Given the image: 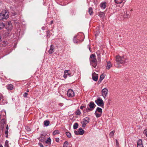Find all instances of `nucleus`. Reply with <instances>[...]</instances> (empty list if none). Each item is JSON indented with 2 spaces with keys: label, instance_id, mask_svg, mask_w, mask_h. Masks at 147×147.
<instances>
[{
  "label": "nucleus",
  "instance_id": "1",
  "mask_svg": "<svg viewBox=\"0 0 147 147\" xmlns=\"http://www.w3.org/2000/svg\"><path fill=\"white\" fill-rule=\"evenodd\" d=\"M127 59L125 58L124 56H120L119 55H117L116 57V66L117 67H121V64L123 65L125 63Z\"/></svg>",
  "mask_w": 147,
  "mask_h": 147
},
{
  "label": "nucleus",
  "instance_id": "2",
  "mask_svg": "<svg viewBox=\"0 0 147 147\" xmlns=\"http://www.w3.org/2000/svg\"><path fill=\"white\" fill-rule=\"evenodd\" d=\"M90 64L94 68L96 67L97 65V61L95 55L92 54L90 56Z\"/></svg>",
  "mask_w": 147,
  "mask_h": 147
},
{
  "label": "nucleus",
  "instance_id": "3",
  "mask_svg": "<svg viewBox=\"0 0 147 147\" xmlns=\"http://www.w3.org/2000/svg\"><path fill=\"white\" fill-rule=\"evenodd\" d=\"M9 17L8 12L5 10L0 14V20H6Z\"/></svg>",
  "mask_w": 147,
  "mask_h": 147
},
{
  "label": "nucleus",
  "instance_id": "4",
  "mask_svg": "<svg viewBox=\"0 0 147 147\" xmlns=\"http://www.w3.org/2000/svg\"><path fill=\"white\" fill-rule=\"evenodd\" d=\"M102 113V109L100 107H98L96 109L94 114L97 118H98L101 116Z\"/></svg>",
  "mask_w": 147,
  "mask_h": 147
},
{
  "label": "nucleus",
  "instance_id": "5",
  "mask_svg": "<svg viewBox=\"0 0 147 147\" xmlns=\"http://www.w3.org/2000/svg\"><path fill=\"white\" fill-rule=\"evenodd\" d=\"M95 103L99 106L102 107L104 106V103L102 99L100 97L98 98L95 101Z\"/></svg>",
  "mask_w": 147,
  "mask_h": 147
},
{
  "label": "nucleus",
  "instance_id": "6",
  "mask_svg": "<svg viewBox=\"0 0 147 147\" xmlns=\"http://www.w3.org/2000/svg\"><path fill=\"white\" fill-rule=\"evenodd\" d=\"M89 106L90 108H87L86 109L87 112L93 110L96 106V105L93 102H91L89 103Z\"/></svg>",
  "mask_w": 147,
  "mask_h": 147
},
{
  "label": "nucleus",
  "instance_id": "7",
  "mask_svg": "<svg viewBox=\"0 0 147 147\" xmlns=\"http://www.w3.org/2000/svg\"><path fill=\"white\" fill-rule=\"evenodd\" d=\"M108 90L107 88H105L102 90V95L105 99L108 94Z\"/></svg>",
  "mask_w": 147,
  "mask_h": 147
},
{
  "label": "nucleus",
  "instance_id": "8",
  "mask_svg": "<svg viewBox=\"0 0 147 147\" xmlns=\"http://www.w3.org/2000/svg\"><path fill=\"white\" fill-rule=\"evenodd\" d=\"M89 118L88 117L83 119V121L82 122V126L83 127H86V125L89 122Z\"/></svg>",
  "mask_w": 147,
  "mask_h": 147
},
{
  "label": "nucleus",
  "instance_id": "9",
  "mask_svg": "<svg viewBox=\"0 0 147 147\" xmlns=\"http://www.w3.org/2000/svg\"><path fill=\"white\" fill-rule=\"evenodd\" d=\"M67 95L69 97H72L74 96V93L71 89H69L67 91Z\"/></svg>",
  "mask_w": 147,
  "mask_h": 147
},
{
  "label": "nucleus",
  "instance_id": "10",
  "mask_svg": "<svg viewBox=\"0 0 147 147\" xmlns=\"http://www.w3.org/2000/svg\"><path fill=\"white\" fill-rule=\"evenodd\" d=\"M73 75V74H71L69 70H66L64 71V74L63 77L65 78H66L68 76H70Z\"/></svg>",
  "mask_w": 147,
  "mask_h": 147
},
{
  "label": "nucleus",
  "instance_id": "11",
  "mask_svg": "<svg viewBox=\"0 0 147 147\" xmlns=\"http://www.w3.org/2000/svg\"><path fill=\"white\" fill-rule=\"evenodd\" d=\"M12 25L11 22H8L6 25L5 28L8 31H11L12 29Z\"/></svg>",
  "mask_w": 147,
  "mask_h": 147
},
{
  "label": "nucleus",
  "instance_id": "12",
  "mask_svg": "<svg viewBox=\"0 0 147 147\" xmlns=\"http://www.w3.org/2000/svg\"><path fill=\"white\" fill-rule=\"evenodd\" d=\"M121 16H123V18H127L129 17V14L127 13V11L126 10L125 11L123 10V11L121 13Z\"/></svg>",
  "mask_w": 147,
  "mask_h": 147
},
{
  "label": "nucleus",
  "instance_id": "13",
  "mask_svg": "<svg viewBox=\"0 0 147 147\" xmlns=\"http://www.w3.org/2000/svg\"><path fill=\"white\" fill-rule=\"evenodd\" d=\"M92 79L93 80L96 81L98 78V75L96 74L95 72H94L92 74Z\"/></svg>",
  "mask_w": 147,
  "mask_h": 147
},
{
  "label": "nucleus",
  "instance_id": "14",
  "mask_svg": "<svg viewBox=\"0 0 147 147\" xmlns=\"http://www.w3.org/2000/svg\"><path fill=\"white\" fill-rule=\"evenodd\" d=\"M137 147H143L142 140L139 139L138 140L137 142Z\"/></svg>",
  "mask_w": 147,
  "mask_h": 147
},
{
  "label": "nucleus",
  "instance_id": "15",
  "mask_svg": "<svg viewBox=\"0 0 147 147\" xmlns=\"http://www.w3.org/2000/svg\"><path fill=\"white\" fill-rule=\"evenodd\" d=\"M54 46L53 45H51L50 46V49L49 51L48 52L49 54H52L54 51Z\"/></svg>",
  "mask_w": 147,
  "mask_h": 147
},
{
  "label": "nucleus",
  "instance_id": "16",
  "mask_svg": "<svg viewBox=\"0 0 147 147\" xmlns=\"http://www.w3.org/2000/svg\"><path fill=\"white\" fill-rule=\"evenodd\" d=\"M45 135H44L41 134V136L39 138V140L41 142H43L45 140Z\"/></svg>",
  "mask_w": 147,
  "mask_h": 147
},
{
  "label": "nucleus",
  "instance_id": "17",
  "mask_svg": "<svg viewBox=\"0 0 147 147\" xmlns=\"http://www.w3.org/2000/svg\"><path fill=\"white\" fill-rule=\"evenodd\" d=\"M107 4L106 2H102L100 4V7L102 9H104L106 8Z\"/></svg>",
  "mask_w": 147,
  "mask_h": 147
},
{
  "label": "nucleus",
  "instance_id": "18",
  "mask_svg": "<svg viewBox=\"0 0 147 147\" xmlns=\"http://www.w3.org/2000/svg\"><path fill=\"white\" fill-rule=\"evenodd\" d=\"M7 89L9 90H11L13 88V86L12 84H8L6 86Z\"/></svg>",
  "mask_w": 147,
  "mask_h": 147
},
{
  "label": "nucleus",
  "instance_id": "19",
  "mask_svg": "<svg viewBox=\"0 0 147 147\" xmlns=\"http://www.w3.org/2000/svg\"><path fill=\"white\" fill-rule=\"evenodd\" d=\"M78 37H77V36H74V38H73V41H74V42L75 43H77L79 42H80V40H76V39H77L78 40Z\"/></svg>",
  "mask_w": 147,
  "mask_h": 147
},
{
  "label": "nucleus",
  "instance_id": "20",
  "mask_svg": "<svg viewBox=\"0 0 147 147\" xmlns=\"http://www.w3.org/2000/svg\"><path fill=\"white\" fill-rule=\"evenodd\" d=\"M78 131H79V133H78L79 134H80V135H82L84 133V130L82 128H80Z\"/></svg>",
  "mask_w": 147,
  "mask_h": 147
},
{
  "label": "nucleus",
  "instance_id": "21",
  "mask_svg": "<svg viewBox=\"0 0 147 147\" xmlns=\"http://www.w3.org/2000/svg\"><path fill=\"white\" fill-rule=\"evenodd\" d=\"M112 66L111 63L110 62H108L107 63V65L106 68L107 69H109Z\"/></svg>",
  "mask_w": 147,
  "mask_h": 147
},
{
  "label": "nucleus",
  "instance_id": "22",
  "mask_svg": "<svg viewBox=\"0 0 147 147\" xmlns=\"http://www.w3.org/2000/svg\"><path fill=\"white\" fill-rule=\"evenodd\" d=\"M44 125L45 126H48L50 122L48 120H45L44 122Z\"/></svg>",
  "mask_w": 147,
  "mask_h": 147
},
{
  "label": "nucleus",
  "instance_id": "23",
  "mask_svg": "<svg viewBox=\"0 0 147 147\" xmlns=\"http://www.w3.org/2000/svg\"><path fill=\"white\" fill-rule=\"evenodd\" d=\"M88 12L89 13V14L90 15H91L93 14V10L91 7H90L89 9L88 10Z\"/></svg>",
  "mask_w": 147,
  "mask_h": 147
},
{
  "label": "nucleus",
  "instance_id": "24",
  "mask_svg": "<svg viewBox=\"0 0 147 147\" xmlns=\"http://www.w3.org/2000/svg\"><path fill=\"white\" fill-rule=\"evenodd\" d=\"M78 123H75L73 126V128L74 129H76L78 127Z\"/></svg>",
  "mask_w": 147,
  "mask_h": 147
},
{
  "label": "nucleus",
  "instance_id": "25",
  "mask_svg": "<svg viewBox=\"0 0 147 147\" xmlns=\"http://www.w3.org/2000/svg\"><path fill=\"white\" fill-rule=\"evenodd\" d=\"M5 26L4 24L3 23L0 22V30L3 28Z\"/></svg>",
  "mask_w": 147,
  "mask_h": 147
},
{
  "label": "nucleus",
  "instance_id": "26",
  "mask_svg": "<svg viewBox=\"0 0 147 147\" xmlns=\"http://www.w3.org/2000/svg\"><path fill=\"white\" fill-rule=\"evenodd\" d=\"M60 133L59 131L58 130H56L53 133V135H55L57 134H59Z\"/></svg>",
  "mask_w": 147,
  "mask_h": 147
},
{
  "label": "nucleus",
  "instance_id": "27",
  "mask_svg": "<svg viewBox=\"0 0 147 147\" xmlns=\"http://www.w3.org/2000/svg\"><path fill=\"white\" fill-rule=\"evenodd\" d=\"M51 142V139L50 138H49L47 140L45 141V142L47 144H50Z\"/></svg>",
  "mask_w": 147,
  "mask_h": 147
},
{
  "label": "nucleus",
  "instance_id": "28",
  "mask_svg": "<svg viewBox=\"0 0 147 147\" xmlns=\"http://www.w3.org/2000/svg\"><path fill=\"white\" fill-rule=\"evenodd\" d=\"M115 3H121L123 1V0H114Z\"/></svg>",
  "mask_w": 147,
  "mask_h": 147
},
{
  "label": "nucleus",
  "instance_id": "29",
  "mask_svg": "<svg viewBox=\"0 0 147 147\" xmlns=\"http://www.w3.org/2000/svg\"><path fill=\"white\" fill-rule=\"evenodd\" d=\"M66 134L67 136L69 138H70L71 137V135L70 133L67 132L66 133Z\"/></svg>",
  "mask_w": 147,
  "mask_h": 147
},
{
  "label": "nucleus",
  "instance_id": "30",
  "mask_svg": "<svg viewBox=\"0 0 147 147\" xmlns=\"http://www.w3.org/2000/svg\"><path fill=\"white\" fill-rule=\"evenodd\" d=\"M98 56V61H101V55L100 54H97Z\"/></svg>",
  "mask_w": 147,
  "mask_h": 147
},
{
  "label": "nucleus",
  "instance_id": "31",
  "mask_svg": "<svg viewBox=\"0 0 147 147\" xmlns=\"http://www.w3.org/2000/svg\"><path fill=\"white\" fill-rule=\"evenodd\" d=\"M99 15L100 17L103 18L104 16V13L103 12H100L99 13Z\"/></svg>",
  "mask_w": 147,
  "mask_h": 147
},
{
  "label": "nucleus",
  "instance_id": "32",
  "mask_svg": "<svg viewBox=\"0 0 147 147\" xmlns=\"http://www.w3.org/2000/svg\"><path fill=\"white\" fill-rule=\"evenodd\" d=\"M115 133V131H113L111 132L109 134V136H113L114 134Z\"/></svg>",
  "mask_w": 147,
  "mask_h": 147
},
{
  "label": "nucleus",
  "instance_id": "33",
  "mask_svg": "<svg viewBox=\"0 0 147 147\" xmlns=\"http://www.w3.org/2000/svg\"><path fill=\"white\" fill-rule=\"evenodd\" d=\"M104 76L103 75H102L100 76V78L99 79V81H100V82H101L104 78Z\"/></svg>",
  "mask_w": 147,
  "mask_h": 147
},
{
  "label": "nucleus",
  "instance_id": "34",
  "mask_svg": "<svg viewBox=\"0 0 147 147\" xmlns=\"http://www.w3.org/2000/svg\"><path fill=\"white\" fill-rule=\"evenodd\" d=\"M76 113L77 115H79L80 114L81 112L79 109H78L77 110Z\"/></svg>",
  "mask_w": 147,
  "mask_h": 147
},
{
  "label": "nucleus",
  "instance_id": "35",
  "mask_svg": "<svg viewBox=\"0 0 147 147\" xmlns=\"http://www.w3.org/2000/svg\"><path fill=\"white\" fill-rule=\"evenodd\" d=\"M8 141L7 140H6L5 142V147H8Z\"/></svg>",
  "mask_w": 147,
  "mask_h": 147
},
{
  "label": "nucleus",
  "instance_id": "36",
  "mask_svg": "<svg viewBox=\"0 0 147 147\" xmlns=\"http://www.w3.org/2000/svg\"><path fill=\"white\" fill-rule=\"evenodd\" d=\"M143 133L147 137V129H146L144 130Z\"/></svg>",
  "mask_w": 147,
  "mask_h": 147
},
{
  "label": "nucleus",
  "instance_id": "37",
  "mask_svg": "<svg viewBox=\"0 0 147 147\" xmlns=\"http://www.w3.org/2000/svg\"><path fill=\"white\" fill-rule=\"evenodd\" d=\"M28 93L26 92H24V94L23 96L24 97H27Z\"/></svg>",
  "mask_w": 147,
  "mask_h": 147
},
{
  "label": "nucleus",
  "instance_id": "38",
  "mask_svg": "<svg viewBox=\"0 0 147 147\" xmlns=\"http://www.w3.org/2000/svg\"><path fill=\"white\" fill-rule=\"evenodd\" d=\"M55 141L57 142H59V138H55Z\"/></svg>",
  "mask_w": 147,
  "mask_h": 147
},
{
  "label": "nucleus",
  "instance_id": "39",
  "mask_svg": "<svg viewBox=\"0 0 147 147\" xmlns=\"http://www.w3.org/2000/svg\"><path fill=\"white\" fill-rule=\"evenodd\" d=\"M75 134L77 135H80V134H79V131H74Z\"/></svg>",
  "mask_w": 147,
  "mask_h": 147
},
{
  "label": "nucleus",
  "instance_id": "40",
  "mask_svg": "<svg viewBox=\"0 0 147 147\" xmlns=\"http://www.w3.org/2000/svg\"><path fill=\"white\" fill-rule=\"evenodd\" d=\"M116 146H118L119 142L117 140H116Z\"/></svg>",
  "mask_w": 147,
  "mask_h": 147
},
{
  "label": "nucleus",
  "instance_id": "41",
  "mask_svg": "<svg viewBox=\"0 0 147 147\" xmlns=\"http://www.w3.org/2000/svg\"><path fill=\"white\" fill-rule=\"evenodd\" d=\"M8 130H6L5 131V134L6 135V137H7V136L8 135Z\"/></svg>",
  "mask_w": 147,
  "mask_h": 147
},
{
  "label": "nucleus",
  "instance_id": "42",
  "mask_svg": "<svg viewBox=\"0 0 147 147\" xmlns=\"http://www.w3.org/2000/svg\"><path fill=\"white\" fill-rule=\"evenodd\" d=\"M26 129L27 130L29 131H30V129L28 127H26Z\"/></svg>",
  "mask_w": 147,
  "mask_h": 147
},
{
  "label": "nucleus",
  "instance_id": "43",
  "mask_svg": "<svg viewBox=\"0 0 147 147\" xmlns=\"http://www.w3.org/2000/svg\"><path fill=\"white\" fill-rule=\"evenodd\" d=\"M38 144L40 147H43V145L41 143H39Z\"/></svg>",
  "mask_w": 147,
  "mask_h": 147
},
{
  "label": "nucleus",
  "instance_id": "44",
  "mask_svg": "<svg viewBox=\"0 0 147 147\" xmlns=\"http://www.w3.org/2000/svg\"><path fill=\"white\" fill-rule=\"evenodd\" d=\"M84 107V106H81L80 107V108L81 109H82Z\"/></svg>",
  "mask_w": 147,
  "mask_h": 147
},
{
  "label": "nucleus",
  "instance_id": "45",
  "mask_svg": "<svg viewBox=\"0 0 147 147\" xmlns=\"http://www.w3.org/2000/svg\"><path fill=\"white\" fill-rule=\"evenodd\" d=\"M59 105L61 107V106H63V104H62V103H59Z\"/></svg>",
  "mask_w": 147,
  "mask_h": 147
},
{
  "label": "nucleus",
  "instance_id": "46",
  "mask_svg": "<svg viewBox=\"0 0 147 147\" xmlns=\"http://www.w3.org/2000/svg\"><path fill=\"white\" fill-rule=\"evenodd\" d=\"M6 130H8V127L7 125L6 127Z\"/></svg>",
  "mask_w": 147,
  "mask_h": 147
},
{
  "label": "nucleus",
  "instance_id": "47",
  "mask_svg": "<svg viewBox=\"0 0 147 147\" xmlns=\"http://www.w3.org/2000/svg\"><path fill=\"white\" fill-rule=\"evenodd\" d=\"M88 48H89V49L90 51H91V50H90V46L89 45H88Z\"/></svg>",
  "mask_w": 147,
  "mask_h": 147
},
{
  "label": "nucleus",
  "instance_id": "48",
  "mask_svg": "<svg viewBox=\"0 0 147 147\" xmlns=\"http://www.w3.org/2000/svg\"><path fill=\"white\" fill-rule=\"evenodd\" d=\"M53 22V21H51V24H52Z\"/></svg>",
  "mask_w": 147,
  "mask_h": 147
},
{
  "label": "nucleus",
  "instance_id": "49",
  "mask_svg": "<svg viewBox=\"0 0 147 147\" xmlns=\"http://www.w3.org/2000/svg\"><path fill=\"white\" fill-rule=\"evenodd\" d=\"M49 32H47V36H49Z\"/></svg>",
  "mask_w": 147,
  "mask_h": 147
},
{
  "label": "nucleus",
  "instance_id": "50",
  "mask_svg": "<svg viewBox=\"0 0 147 147\" xmlns=\"http://www.w3.org/2000/svg\"><path fill=\"white\" fill-rule=\"evenodd\" d=\"M29 90L28 89H27L26 90V92H29Z\"/></svg>",
  "mask_w": 147,
  "mask_h": 147
},
{
  "label": "nucleus",
  "instance_id": "51",
  "mask_svg": "<svg viewBox=\"0 0 147 147\" xmlns=\"http://www.w3.org/2000/svg\"><path fill=\"white\" fill-rule=\"evenodd\" d=\"M2 98V96L0 95V100H1Z\"/></svg>",
  "mask_w": 147,
  "mask_h": 147
},
{
  "label": "nucleus",
  "instance_id": "52",
  "mask_svg": "<svg viewBox=\"0 0 147 147\" xmlns=\"http://www.w3.org/2000/svg\"><path fill=\"white\" fill-rule=\"evenodd\" d=\"M98 33V32H97L96 33V34H95V36H96V35H97V34Z\"/></svg>",
  "mask_w": 147,
  "mask_h": 147
},
{
  "label": "nucleus",
  "instance_id": "53",
  "mask_svg": "<svg viewBox=\"0 0 147 147\" xmlns=\"http://www.w3.org/2000/svg\"><path fill=\"white\" fill-rule=\"evenodd\" d=\"M100 82V81H99V80L98 81V82Z\"/></svg>",
  "mask_w": 147,
  "mask_h": 147
},
{
  "label": "nucleus",
  "instance_id": "54",
  "mask_svg": "<svg viewBox=\"0 0 147 147\" xmlns=\"http://www.w3.org/2000/svg\"><path fill=\"white\" fill-rule=\"evenodd\" d=\"M97 113L98 114H99V112H97Z\"/></svg>",
  "mask_w": 147,
  "mask_h": 147
}]
</instances>
